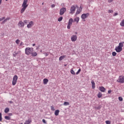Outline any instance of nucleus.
I'll list each match as a JSON object with an SVG mask.
<instances>
[{
  "mask_svg": "<svg viewBox=\"0 0 124 124\" xmlns=\"http://www.w3.org/2000/svg\"><path fill=\"white\" fill-rule=\"evenodd\" d=\"M28 0H23V2L22 3V9L20 11V13H24V12H25V10H26V9H27V7H28V6H29V5H28Z\"/></svg>",
  "mask_w": 124,
  "mask_h": 124,
  "instance_id": "obj_1",
  "label": "nucleus"
},
{
  "mask_svg": "<svg viewBox=\"0 0 124 124\" xmlns=\"http://www.w3.org/2000/svg\"><path fill=\"white\" fill-rule=\"evenodd\" d=\"M26 55L28 56L31 54L32 52H33V48L26 47L25 49Z\"/></svg>",
  "mask_w": 124,
  "mask_h": 124,
  "instance_id": "obj_2",
  "label": "nucleus"
},
{
  "mask_svg": "<svg viewBox=\"0 0 124 124\" xmlns=\"http://www.w3.org/2000/svg\"><path fill=\"white\" fill-rule=\"evenodd\" d=\"M76 7H78V6L77 5H72L71 7L70 10V14H74V13H75V10H76Z\"/></svg>",
  "mask_w": 124,
  "mask_h": 124,
  "instance_id": "obj_3",
  "label": "nucleus"
},
{
  "mask_svg": "<svg viewBox=\"0 0 124 124\" xmlns=\"http://www.w3.org/2000/svg\"><path fill=\"white\" fill-rule=\"evenodd\" d=\"M17 80H18V76L17 75L14 76L12 81L13 86H15V85H16L17 83Z\"/></svg>",
  "mask_w": 124,
  "mask_h": 124,
  "instance_id": "obj_4",
  "label": "nucleus"
},
{
  "mask_svg": "<svg viewBox=\"0 0 124 124\" xmlns=\"http://www.w3.org/2000/svg\"><path fill=\"white\" fill-rule=\"evenodd\" d=\"M66 12V8L62 7L60 10V15H63Z\"/></svg>",
  "mask_w": 124,
  "mask_h": 124,
  "instance_id": "obj_5",
  "label": "nucleus"
},
{
  "mask_svg": "<svg viewBox=\"0 0 124 124\" xmlns=\"http://www.w3.org/2000/svg\"><path fill=\"white\" fill-rule=\"evenodd\" d=\"M89 16H90V13H87L86 14H83L81 16V18L83 20H85V19H87V18H88Z\"/></svg>",
  "mask_w": 124,
  "mask_h": 124,
  "instance_id": "obj_6",
  "label": "nucleus"
},
{
  "mask_svg": "<svg viewBox=\"0 0 124 124\" xmlns=\"http://www.w3.org/2000/svg\"><path fill=\"white\" fill-rule=\"evenodd\" d=\"M18 26L19 28H21L22 29H23V28H24L25 26V23L22 21H19L18 24Z\"/></svg>",
  "mask_w": 124,
  "mask_h": 124,
  "instance_id": "obj_7",
  "label": "nucleus"
},
{
  "mask_svg": "<svg viewBox=\"0 0 124 124\" xmlns=\"http://www.w3.org/2000/svg\"><path fill=\"white\" fill-rule=\"evenodd\" d=\"M115 50L116 52H117V53H120V52H122V51H123V48H121L120 46H118L115 47Z\"/></svg>",
  "mask_w": 124,
  "mask_h": 124,
  "instance_id": "obj_8",
  "label": "nucleus"
},
{
  "mask_svg": "<svg viewBox=\"0 0 124 124\" xmlns=\"http://www.w3.org/2000/svg\"><path fill=\"white\" fill-rule=\"evenodd\" d=\"M71 41L73 42H75L77 40V35H73L71 37Z\"/></svg>",
  "mask_w": 124,
  "mask_h": 124,
  "instance_id": "obj_9",
  "label": "nucleus"
},
{
  "mask_svg": "<svg viewBox=\"0 0 124 124\" xmlns=\"http://www.w3.org/2000/svg\"><path fill=\"white\" fill-rule=\"evenodd\" d=\"M118 82L119 83H124V76H120L119 78V81Z\"/></svg>",
  "mask_w": 124,
  "mask_h": 124,
  "instance_id": "obj_10",
  "label": "nucleus"
},
{
  "mask_svg": "<svg viewBox=\"0 0 124 124\" xmlns=\"http://www.w3.org/2000/svg\"><path fill=\"white\" fill-rule=\"evenodd\" d=\"M34 23L33 21H31L29 24L27 25V28L28 29H31L32 26H33Z\"/></svg>",
  "mask_w": 124,
  "mask_h": 124,
  "instance_id": "obj_11",
  "label": "nucleus"
},
{
  "mask_svg": "<svg viewBox=\"0 0 124 124\" xmlns=\"http://www.w3.org/2000/svg\"><path fill=\"white\" fill-rule=\"evenodd\" d=\"M82 11V7H80L79 9H78L76 13V14L77 15H78V14H80L81 13V12Z\"/></svg>",
  "mask_w": 124,
  "mask_h": 124,
  "instance_id": "obj_12",
  "label": "nucleus"
},
{
  "mask_svg": "<svg viewBox=\"0 0 124 124\" xmlns=\"http://www.w3.org/2000/svg\"><path fill=\"white\" fill-rule=\"evenodd\" d=\"M99 91H100L102 93H105L106 89H105V88H104V87L101 86L99 87Z\"/></svg>",
  "mask_w": 124,
  "mask_h": 124,
  "instance_id": "obj_13",
  "label": "nucleus"
},
{
  "mask_svg": "<svg viewBox=\"0 0 124 124\" xmlns=\"http://www.w3.org/2000/svg\"><path fill=\"white\" fill-rule=\"evenodd\" d=\"M48 82H49V80L47 78H45L43 79L44 85H47L48 84Z\"/></svg>",
  "mask_w": 124,
  "mask_h": 124,
  "instance_id": "obj_14",
  "label": "nucleus"
},
{
  "mask_svg": "<svg viewBox=\"0 0 124 124\" xmlns=\"http://www.w3.org/2000/svg\"><path fill=\"white\" fill-rule=\"evenodd\" d=\"M31 55L32 57H36V56H37V53L35 51H33L31 52Z\"/></svg>",
  "mask_w": 124,
  "mask_h": 124,
  "instance_id": "obj_15",
  "label": "nucleus"
},
{
  "mask_svg": "<svg viewBox=\"0 0 124 124\" xmlns=\"http://www.w3.org/2000/svg\"><path fill=\"white\" fill-rule=\"evenodd\" d=\"M79 20L80 18H79V17H77L74 19V22H77V24H78L79 23Z\"/></svg>",
  "mask_w": 124,
  "mask_h": 124,
  "instance_id": "obj_16",
  "label": "nucleus"
},
{
  "mask_svg": "<svg viewBox=\"0 0 124 124\" xmlns=\"http://www.w3.org/2000/svg\"><path fill=\"white\" fill-rule=\"evenodd\" d=\"M124 42H121L119 43L118 47H120V48H123V47H124Z\"/></svg>",
  "mask_w": 124,
  "mask_h": 124,
  "instance_id": "obj_17",
  "label": "nucleus"
},
{
  "mask_svg": "<svg viewBox=\"0 0 124 124\" xmlns=\"http://www.w3.org/2000/svg\"><path fill=\"white\" fill-rule=\"evenodd\" d=\"M91 84L92 86V89H94L95 88V83H94V81L92 80L91 81Z\"/></svg>",
  "mask_w": 124,
  "mask_h": 124,
  "instance_id": "obj_18",
  "label": "nucleus"
},
{
  "mask_svg": "<svg viewBox=\"0 0 124 124\" xmlns=\"http://www.w3.org/2000/svg\"><path fill=\"white\" fill-rule=\"evenodd\" d=\"M60 113V110L59 109L56 110L54 112V115L55 116H59V114Z\"/></svg>",
  "mask_w": 124,
  "mask_h": 124,
  "instance_id": "obj_19",
  "label": "nucleus"
},
{
  "mask_svg": "<svg viewBox=\"0 0 124 124\" xmlns=\"http://www.w3.org/2000/svg\"><path fill=\"white\" fill-rule=\"evenodd\" d=\"M72 23H73V18H70L69 19V22H68V24L69 25H72Z\"/></svg>",
  "mask_w": 124,
  "mask_h": 124,
  "instance_id": "obj_20",
  "label": "nucleus"
},
{
  "mask_svg": "<svg viewBox=\"0 0 124 124\" xmlns=\"http://www.w3.org/2000/svg\"><path fill=\"white\" fill-rule=\"evenodd\" d=\"M31 122V120H28V121H26L25 122L24 124H30Z\"/></svg>",
  "mask_w": 124,
  "mask_h": 124,
  "instance_id": "obj_21",
  "label": "nucleus"
},
{
  "mask_svg": "<svg viewBox=\"0 0 124 124\" xmlns=\"http://www.w3.org/2000/svg\"><path fill=\"white\" fill-rule=\"evenodd\" d=\"M64 58H65V56H64V55L61 56L59 58V61H62V60H63V59H64Z\"/></svg>",
  "mask_w": 124,
  "mask_h": 124,
  "instance_id": "obj_22",
  "label": "nucleus"
},
{
  "mask_svg": "<svg viewBox=\"0 0 124 124\" xmlns=\"http://www.w3.org/2000/svg\"><path fill=\"white\" fill-rule=\"evenodd\" d=\"M120 26L121 27H124V19L122 20V21L120 23Z\"/></svg>",
  "mask_w": 124,
  "mask_h": 124,
  "instance_id": "obj_23",
  "label": "nucleus"
},
{
  "mask_svg": "<svg viewBox=\"0 0 124 124\" xmlns=\"http://www.w3.org/2000/svg\"><path fill=\"white\" fill-rule=\"evenodd\" d=\"M9 111V108H6L5 109L4 112H5V113H8Z\"/></svg>",
  "mask_w": 124,
  "mask_h": 124,
  "instance_id": "obj_24",
  "label": "nucleus"
},
{
  "mask_svg": "<svg viewBox=\"0 0 124 124\" xmlns=\"http://www.w3.org/2000/svg\"><path fill=\"white\" fill-rule=\"evenodd\" d=\"M95 108L97 110H100V109H101V106H99L98 107H95Z\"/></svg>",
  "mask_w": 124,
  "mask_h": 124,
  "instance_id": "obj_25",
  "label": "nucleus"
},
{
  "mask_svg": "<svg viewBox=\"0 0 124 124\" xmlns=\"http://www.w3.org/2000/svg\"><path fill=\"white\" fill-rule=\"evenodd\" d=\"M62 19H63V17L62 16H61L58 19V22H61V21H62Z\"/></svg>",
  "mask_w": 124,
  "mask_h": 124,
  "instance_id": "obj_26",
  "label": "nucleus"
},
{
  "mask_svg": "<svg viewBox=\"0 0 124 124\" xmlns=\"http://www.w3.org/2000/svg\"><path fill=\"white\" fill-rule=\"evenodd\" d=\"M98 98H100L102 96V94L101 93H99L97 95Z\"/></svg>",
  "mask_w": 124,
  "mask_h": 124,
  "instance_id": "obj_27",
  "label": "nucleus"
},
{
  "mask_svg": "<svg viewBox=\"0 0 124 124\" xmlns=\"http://www.w3.org/2000/svg\"><path fill=\"white\" fill-rule=\"evenodd\" d=\"M112 55L113 57H116L117 56V53L116 52H113Z\"/></svg>",
  "mask_w": 124,
  "mask_h": 124,
  "instance_id": "obj_28",
  "label": "nucleus"
},
{
  "mask_svg": "<svg viewBox=\"0 0 124 124\" xmlns=\"http://www.w3.org/2000/svg\"><path fill=\"white\" fill-rule=\"evenodd\" d=\"M64 105L65 106H67L68 105H69V103H68V102H64Z\"/></svg>",
  "mask_w": 124,
  "mask_h": 124,
  "instance_id": "obj_29",
  "label": "nucleus"
},
{
  "mask_svg": "<svg viewBox=\"0 0 124 124\" xmlns=\"http://www.w3.org/2000/svg\"><path fill=\"white\" fill-rule=\"evenodd\" d=\"M8 20H9V18H6L2 21V24H4V23H5V22Z\"/></svg>",
  "mask_w": 124,
  "mask_h": 124,
  "instance_id": "obj_30",
  "label": "nucleus"
},
{
  "mask_svg": "<svg viewBox=\"0 0 124 124\" xmlns=\"http://www.w3.org/2000/svg\"><path fill=\"white\" fill-rule=\"evenodd\" d=\"M4 118H5V120H10V117H9V116H5Z\"/></svg>",
  "mask_w": 124,
  "mask_h": 124,
  "instance_id": "obj_31",
  "label": "nucleus"
},
{
  "mask_svg": "<svg viewBox=\"0 0 124 124\" xmlns=\"http://www.w3.org/2000/svg\"><path fill=\"white\" fill-rule=\"evenodd\" d=\"M80 72H81V69H79L78 70V71H77V72L76 73V75H78V74H79L80 73Z\"/></svg>",
  "mask_w": 124,
  "mask_h": 124,
  "instance_id": "obj_32",
  "label": "nucleus"
},
{
  "mask_svg": "<svg viewBox=\"0 0 124 124\" xmlns=\"http://www.w3.org/2000/svg\"><path fill=\"white\" fill-rule=\"evenodd\" d=\"M71 73L73 75H75V72H74V71L72 69L71 70Z\"/></svg>",
  "mask_w": 124,
  "mask_h": 124,
  "instance_id": "obj_33",
  "label": "nucleus"
},
{
  "mask_svg": "<svg viewBox=\"0 0 124 124\" xmlns=\"http://www.w3.org/2000/svg\"><path fill=\"white\" fill-rule=\"evenodd\" d=\"M2 121V116L1 113L0 112V122H1Z\"/></svg>",
  "mask_w": 124,
  "mask_h": 124,
  "instance_id": "obj_34",
  "label": "nucleus"
},
{
  "mask_svg": "<svg viewBox=\"0 0 124 124\" xmlns=\"http://www.w3.org/2000/svg\"><path fill=\"white\" fill-rule=\"evenodd\" d=\"M16 44H19V43H20V40L19 39H17L16 40Z\"/></svg>",
  "mask_w": 124,
  "mask_h": 124,
  "instance_id": "obj_35",
  "label": "nucleus"
},
{
  "mask_svg": "<svg viewBox=\"0 0 124 124\" xmlns=\"http://www.w3.org/2000/svg\"><path fill=\"white\" fill-rule=\"evenodd\" d=\"M118 99L120 101H123V97H119Z\"/></svg>",
  "mask_w": 124,
  "mask_h": 124,
  "instance_id": "obj_36",
  "label": "nucleus"
},
{
  "mask_svg": "<svg viewBox=\"0 0 124 124\" xmlns=\"http://www.w3.org/2000/svg\"><path fill=\"white\" fill-rule=\"evenodd\" d=\"M108 13H113V10H108Z\"/></svg>",
  "mask_w": 124,
  "mask_h": 124,
  "instance_id": "obj_37",
  "label": "nucleus"
},
{
  "mask_svg": "<svg viewBox=\"0 0 124 124\" xmlns=\"http://www.w3.org/2000/svg\"><path fill=\"white\" fill-rule=\"evenodd\" d=\"M70 26H71V25L68 24V25L67 26L68 30H70Z\"/></svg>",
  "mask_w": 124,
  "mask_h": 124,
  "instance_id": "obj_38",
  "label": "nucleus"
},
{
  "mask_svg": "<svg viewBox=\"0 0 124 124\" xmlns=\"http://www.w3.org/2000/svg\"><path fill=\"white\" fill-rule=\"evenodd\" d=\"M51 110L52 111H55V108H54L53 106H51Z\"/></svg>",
  "mask_w": 124,
  "mask_h": 124,
  "instance_id": "obj_39",
  "label": "nucleus"
},
{
  "mask_svg": "<svg viewBox=\"0 0 124 124\" xmlns=\"http://www.w3.org/2000/svg\"><path fill=\"white\" fill-rule=\"evenodd\" d=\"M24 24H25V25H27L28 24V20H24Z\"/></svg>",
  "mask_w": 124,
  "mask_h": 124,
  "instance_id": "obj_40",
  "label": "nucleus"
},
{
  "mask_svg": "<svg viewBox=\"0 0 124 124\" xmlns=\"http://www.w3.org/2000/svg\"><path fill=\"white\" fill-rule=\"evenodd\" d=\"M106 124H111V122L109 121H106Z\"/></svg>",
  "mask_w": 124,
  "mask_h": 124,
  "instance_id": "obj_41",
  "label": "nucleus"
},
{
  "mask_svg": "<svg viewBox=\"0 0 124 124\" xmlns=\"http://www.w3.org/2000/svg\"><path fill=\"white\" fill-rule=\"evenodd\" d=\"M42 122L43 123H44V124H47V122H46V120H45V119H43Z\"/></svg>",
  "mask_w": 124,
  "mask_h": 124,
  "instance_id": "obj_42",
  "label": "nucleus"
},
{
  "mask_svg": "<svg viewBox=\"0 0 124 124\" xmlns=\"http://www.w3.org/2000/svg\"><path fill=\"white\" fill-rule=\"evenodd\" d=\"M4 19H5L4 17H3L2 18H0V21H2L3 20H4Z\"/></svg>",
  "mask_w": 124,
  "mask_h": 124,
  "instance_id": "obj_43",
  "label": "nucleus"
},
{
  "mask_svg": "<svg viewBox=\"0 0 124 124\" xmlns=\"http://www.w3.org/2000/svg\"><path fill=\"white\" fill-rule=\"evenodd\" d=\"M45 56L46 57H47V56H49V53L48 52H46L45 53Z\"/></svg>",
  "mask_w": 124,
  "mask_h": 124,
  "instance_id": "obj_44",
  "label": "nucleus"
},
{
  "mask_svg": "<svg viewBox=\"0 0 124 124\" xmlns=\"http://www.w3.org/2000/svg\"><path fill=\"white\" fill-rule=\"evenodd\" d=\"M56 6V5L54 4H53L52 5H51V8H54V7H55Z\"/></svg>",
  "mask_w": 124,
  "mask_h": 124,
  "instance_id": "obj_45",
  "label": "nucleus"
},
{
  "mask_svg": "<svg viewBox=\"0 0 124 124\" xmlns=\"http://www.w3.org/2000/svg\"><path fill=\"white\" fill-rule=\"evenodd\" d=\"M23 45H24V43L21 42L19 46H23Z\"/></svg>",
  "mask_w": 124,
  "mask_h": 124,
  "instance_id": "obj_46",
  "label": "nucleus"
},
{
  "mask_svg": "<svg viewBox=\"0 0 124 124\" xmlns=\"http://www.w3.org/2000/svg\"><path fill=\"white\" fill-rule=\"evenodd\" d=\"M13 57H16L17 56V53H15L13 54Z\"/></svg>",
  "mask_w": 124,
  "mask_h": 124,
  "instance_id": "obj_47",
  "label": "nucleus"
},
{
  "mask_svg": "<svg viewBox=\"0 0 124 124\" xmlns=\"http://www.w3.org/2000/svg\"><path fill=\"white\" fill-rule=\"evenodd\" d=\"M113 0H108V2L110 3L112 2V1H113Z\"/></svg>",
  "mask_w": 124,
  "mask_h": 124,
  "instance_id": "obj_48",
  "label": "nucleus"
},
{
  "mask_svg": "<svg viewBox=\"0 0 124 124\" xmlns=\"http://www.w3.org/2000/svg\"><path fill=\"white\" fill-rule=\"evenodd\" d=\"M112 93V91H111V90L108 91V93L110 94V93Z\"/></svg>",
  "mask_w": 124,
  "mask_h": 124,
  "instance_id": "obj_49",
  "label": "nucleus"
},
{
  "mask_svg": "<svg viewBox=\"0 0 124 124\" xmlns=\"http://www.w3.org/2000/svg\"><path fill=\"white\" fill-rule=\"evenodd\" d=\"M117 15H118V13H115L113 15V16H117Z\"/></svg>",
  "mask_w": 124,
  "mask_h": 124,
  "instance_id": "obj_50",
  "label": "nucleus"
},
{
  "mask_svg": "<svg viewBox=\"0 0 124 124\" xmlns=\"http://www.w3.org/2000/svg\"><path fill=\"white\" fill-rule=\"evenodd\" d=\"M9 102V103H11V104L13 103V101H10Z\"/></svg>",
  "mask_w": 124,
  "mask_h": 124,
  "instance_id": "obj_51",
  "label": "nucleus"
},
{
  "mask_svg": "<svg viewBox=\"0 0 124 124\" xmlns=\"http://www.w3.org/2000/svg\"><path fill=\"white\" fill-rule=\"evenodd\" d=\"M1 1H2V0H0V5L1 4Z\"/></svg>",
  "mask_w": 124,
  "mask_h": 124,
  "instance_id": "obj_52",
  "label": "nucleus"
},
{
  "mask_svg": "<svg viewBox=\"0 0 124 124\" xmlns=\"http://www.w3.org/2000/svg\"><path fill=\"white\" fill-rule=\"evenodd\" d=\"M32 46H35V44H33Z\"/></svg>",
  "mask_w": 124,
  "mask_h": 124,
  "instance_id": "obj_53",
  "label": "nucleus"
},
{
  "mask_svg": "<svg viewBox=\"0 0 124 124\" xmlns=\"http://www.w3.org/2000/svg\"><path fill=\"white\" fill-rule=\"evenodd\" d=\"M42 5H44V3L43 2V3H42Z\"/></svg>",
  "mask_w": 124,
  "mask_h": 124,
  "instance_id": "obj_54",
  "label": "nucleus"
},
{
  "mask_svg": "<svg viewBox=\"0 0 124 124\" xmlns=\"http://www.w3.org/2000/svg\"><path fill=\"white\" fill-rule=\"evenodd\" d=\"M77 33H78L77 32H75V34H77Z\"/></svg>",
  "mask_w": 124,
  "mask_h": 124,
  "instance_id": "obj_55",
  "label": "nucleus"
},
{
  "mask_svg": "<svg viewBox=\"0 0 124 124\" xmlns=\"http://www.w3.org/2000/svg\"><path fill=\"white\" fill-rule=\"evenodd\" d=\"M37 49H38V47H37V48H36V50H37Z\"/></svg>",
  "mask_w": 124,
  "mask_h": 124,
  "instance_id": "obj_56",
  "label": "nucleus"
},
{
  "mask_svg": "<svg viewBox=\"0 0 124 124\" xmlns=\"http://www.w3.org/2000/svg\"><path fill=\"white\" fill-rule=\"evenodd\" d=\"M64 66H66V64L64 65Z\"/></svg>",
  "mask_w": 124,
  "mask_h": 124,
  "instance_id": "obj_57",
  "label": "nucleus"
},
{
  "mask_svg": "<svg viewBox=\"0 0 124 124\" xmlns=\"http://www.w3.org/2000/svg\"><path fill=\"white\" fill-rule=\"evenodd\" d=\"M6 0V1H7L8 0Z\"/></svg>",
  "mask_w": 124,
  "mask_h": 124,
  "instance_id": "obj_58",
  "label": "nucleus"
},
{
  "mask_svg": "<svg viewBox=\"0 0 124 124\" xmlns=\"http://www.w3.org/2000/svg\"><path fill=\"white\" fill-rule=\"evenodd\" d=\"M20 124H23V123H21Z\"/></svg>",
  "mask_w": 124,
  "mask_h": 124,
  "instance_id": "obj_59",
  "label": "nucleus"
},
{
  "mask_svg": "<svg viewBox=\"0 0 124 124\" xmlns=\"http://www.w3.org/2000/svg\"><path fill=\"white\" fill-rule=\"evenodd\" d=\"M0 124H1V123H0Z\"/></svg>",
  "mask_w": 124,
  "mask_h": 124,
  "instance_id": "obj_60",
  "label": "nucleus"
}]
</instances>
